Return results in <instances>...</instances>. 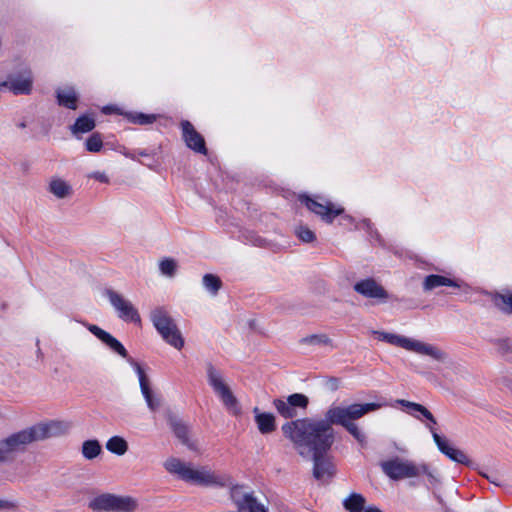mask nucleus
I'll use <instances>...</instances> for the list:
<instances>
[{"mask_svg":"<svg viewBox=\"0 0 512 512\" xmlns=\"http://www.w3.org/2000/svg\"><path fill=\"white\" fill-rule=\"evenodd\" d=\"M165 418L175 437L189 449H194L195 445L189 438V426L170 409L165 411Z\"/></svg>","mask_w":512,"mask_h":512,"instance_id":"f3484780","label":"nucleus"},{"mask_svg":"<svg viewBox=\"0 0 512 512\" xmlns=\"http://www.w3.org/2000/svg\"><path fill=\"white\" fill-rule=\"evenodd\" d=\"M353 289L365 298L385 303L389 298L388 292L374 278H366L356 282Z\"/></svg>","mask_w":512,"mask_h":512,"instance_id":"ddd939ff","label":"nucleus"},{"mask_svg":"<svg viewBox=\"0 0 512 512\" xmlns=\"http://www.w3.org/2000/svg\"><path fill=\"white\" fill-rule=\"evenodd\" d=\"M56 99L59 106L75 110L77 108L78 95L73 87L56 90Z\"/></svg>","mask_w":512,"mask_h":512,"instance_id":"4be33fe9","label":"nucleus"},{"mask_svg":"<svg viewBox=\"0 0 512 512\" xmlns=\"http://www.w3.org/2000/svg\"><path fill=\"white\" fill-rule=\"evenodd\" d=\"M364 512H382L379 508L375 506H370L364 510Z\"/></svg>","mask_w":512,"mask_h":512,"instance_id":"37998d69","label":"nucleus"},{"mask_svg":"<svg viewBox=\"0 0 512 512\" xmlns=\"http://www.w3.org/2000/svg\"><path fill=\"white\" fill-rule=\"evenodd\" d=\"M19 127H20V128H25V127H26V125H25V123H24V122H22V123H20V124H19Z\"/></svg>","mask_w":512,"mask_h":512,"instance_id":"de8ad7c7","label":"nucleus"},{"mask_svg":"<svg viewBox=\"0 0 512 512\" xmlns=\"http://www.w3.org/2000/svg\"><path fill=\"white\" fill-rule=\"evenodd\" d=\"M30 428L21 430L0 441L2 459L12 461L18 452H23L27 445L34 441Z\"/></svg>","mask_w":512,"mask_h":512,"instance_id":"6e6552de","label":"nucleus"},{"mask_svg":"<svg viewBox=\"0 0 512 512\" xmlns=\"http://www.w3.org/2000/svg\"><path fill=\"white\" fill-rule=\"evenodd\" d=\"M428 422H433V424H437V421L435 419V417L433 416L432 413H430V415H428L426 418H425Z\"/></svg>","mask_w":512,"mask_h":512,"instance_id":"c03bdc74","label":"nucleus"},{"mask_svg":"<svg viewBox=\"0 0 512 512\" xmlns=\"http://www.w3.org/2000/svg\"><path fill=\"white\" fill-rule=\"evenodd\" d=\"M342 505L348 512H364L366 498L360 493L352 492L343 499Z\"/></svg>","mask_w":512,"mask_h":512,"instance_id":"5701e85b","label":"nucleus"},{"mask_svg":"<svg viewBox=\"0 0 512 512\" xmlns=\"http://www.w3.org/2000/svg\"><path fill=\"white\" fill-rule=\"evenodd\" d=\"M296 235L305 243H311L316 239L315 233L306 226L296 228Z\"/></svg>","mask_w":512,"mask_h":512,"instance_id":"e433bc0d","label":"nucleus"},{"mask_svg":"<svg viewBox=\"0 0 512 512\" xmlns=\"http://www.w3.org/2000/svg\"><path fill=\"white\" fill-rule=\"evenodd\" d=\"M382 407L380 403H353L347 406H331L324 419L300 418L288 421L281 427L283 435L289 439L302 457L307 454L329 452L335 442L333 425L342 426L361 445L366 436L355 423L366 414Z\"/></svg>","mask_w":512,"mask_h":512,"instance_id":"f257e3e1","label":"nucleus"},{"mask_svg":"<svg viewBox=\"0 0 512 512\" xmlns=\"http://www.w3.org/2000/svg\"><path fill=\"white\" fill-rule=\"evenodd\" d=\"M34 77L30 69L25 68L8 74L0 88H6L14 95H30L33 90Z\"/></svg>","mask_w":512,"mask_h":512,"instance_id":"1a4fd4ad","label":"nucleus"},{"mask_svg":"<svg viewBox=\"0 0 512 512\" xmlns=\"http://www.w3.org/2000/svg\"><path fill=\"white\" fill-rule=\"evenodd\" d=\"M383 473L391 480H402L406 478L418 477L425 474L429 482L434 485L439 482L438 474L436 471L430 470L426 464L417 465L412 461L394 457L380 463Z\"/></svg>","mask_w":512,"mask_h":512,"instance_id":"f03ea898","label":"nucleus"},{"mask_svg":"<svg viewBox=\"0 0 512 512\" xmlns=\"http://www.w3.org/2000/svg\"><path fill=\"white\" fill-rule=\"evenodd\" d=\"M159 268L162 274L173 277L176 273L177 263L174 259L165 258L160 262Z\"/></svg>","mask_w":512,"mask_h":512,"instance_id":"c9c22d12","label":"nucleus"},{"mask_svg":"<svg viewBox=\"0 0 512 512\" xmlns=\"http://www.w3.org/2000/svg\"><path fill=\"white\" fill-rule=\"evenodd\" d=\"M150 320L163 340L177 350L184 347V338L175 320L163 307H157L150 313Z\"/></svg>","mask_w":512,"mask_h":512,"instance_id":"20e7f679","label":"nucleus"},{"mask_svg":"<svg viewBox=\"0 0 512 512\" xmlns=\"http://www.w3.org/2000/svg\"><path fill=\"white\" fill-rule=\"evenodd\" d=\"M313 477L317 480L331 478L335 474L334 464L328 452L312 454Z\"/></svg>","mask_w":512,"mask_h":512,"instance_id":"6ab92c4d","label":"nucleus"},{"mask_svg":"<svg viewBox=\"0 0 512 512\" xmlns=\"http://www.w3.org/2000/svg\"><path fill=\"white\" fill-rule=\"evenodd\" d=\"M253 412L261 434H269L276 430L275 416L272 413L260 412L258 407H255Z\"/></svg>","mask_w":512,"mask_h":512,"instance_id":"412c9836","label":"nucleus"},{"mask_svg":"<svg viewBox=\"0 0 512 512\" xmlns=\"http://www.w3.org/2000/svg\"><path fill=\"white\" fill-rule=\"evenodd\" d=\"M299 342L303 345L334 347L332 339L324 333L305 336Z\"/></svg>","mask_w":512,"mask_h":512,"instance_id":"c756f323","label":"nucleus"},{"mask_svg":"<svg viewBox=\"0 0 512 512\" xmlns=\"http://www.w3.org/2000/svg\"><path fill=\"white\" fill-rule=\"evenodd\" d=\"M273 405L277 412L286 419L297 417V409L306 410L309 405V398L302 393H294L289 395L286 400L277 398L273 401Z\"/></svg>","mask_w":512,"mask_h":512,"instance_id":"9d476101","label":"nucleus"},{"mask_svg":"<svg viewBox=\"0 0 512 512\" xmlns=\"http://www.w3.org/2000/svg\"><path fill=\"white\" fill-rule=\"evenodd\" d=\"M106 449L113 454L122 456L128 450V443L121 436H113L106 442Z\"/></svg>","mask_w":512,"mask_h":512,"instance_id":"7c9ffc66","label":"nucleus"},{"mask_svg":"<svg viewBox=\"0 0 512 512\" xmlns=\"http://www.w3.org/2000/svg\"><path fill=\"white\" fill-rule=\"evenodd\" d=\"M428 427L432 433L433 440L441 453L456 463L463 464L468 467L473 465V461L470 460L462 450L450 446L447 439L441 437L431 426Z\"/></svg>","mask_w":512,"mask_h":512,"instance_id":"2eb2a0df","label":"nucleus"},{"mask_svg":"<svg viewBox=\"0 0 512 512\" xmlns=\"http://www.w3.org/2000/svg\"><path fill=\"white\" fill-rule=\"evenodd\" d=\"M203 285L211 294L216 295L222 287V281L214 274H205L203 276Z\"/></svg>","mask_w":512,"mask_h":512,"instance_id":"2f4dec72","label":"nucleus"},{"mask_svg":"<svg viewBox=\"0 0 512 512\" xmlns=\"http://www.w3.org/2000/svg\"><path fill=\"white\" fill-rule=\"evenodd\" d=\"M96 126L95 119L89 115H82L78 117L75 123L70 127L73 135L80 133H88L92 131Z\"/></svg>","mask_w":512,"mask_h":512,"instance_id":"a878e982","label":"nucleus"},{"mask_svg":"<svg viewBox=\"0 0 512 512\" xmlns=\"http://www.w3.org/2000/svg\"><path fill=\"white\" fill-rule=\"evenodd\" d=\"M140 156H147L148 154L145 151H139L138 153Z\"/></svg>","mask_w":512,"mask_h":512,"instance_id":"49530a36","label":"nucleus"},{"mask_svg":"<svg viewBox=\"0 0 512 512\" xmlns=\"http://www.w3.org/2000/svg\"><path fill=\"white\" fill-rule=\"evenodd\" d=\"M49 191L57 198H66L71 195L72 189L62 179L55 178L49 184Z\"/></svg>","mask_w":512,"mask_h":512,"instance_id":"c85d7f7f","label":"nucleus"},{"mask_svg":"<svg viewBox=\"0 0 512 512\" xmlns=\"http://www.w3.org/2000/svg\"><path fill=\"white\" fill-rule=\"evenodd\" d=\"M164 468L171 474L178 475L182 480H184L185 475L188 471L189 466L183 463L180 459L175 457H170L164 462Z\"/></svg>","mask_w":512,"mask_h":512,"instance_id":"bb28decb","label":"nucleus"},{"mask_svg":"<svg viewBox=\"0 0 512 512\" xmlns=\"http://www.w3.org/2000/svg\"><path fill=\"white\" fill-rule=\"evenodd\" d=\"M129 363L134 367L138 375L141 393L147 403L148 408L152 412H155L161 406V396L154 394L152 391L149 379L141 365L134 359H129Z\"/></svg>","mask_w":512,"mask_h":512,"instance_id":"4468645a","label":"nucleus"},{"mask_svg":"<svg viewBox=\"0 0 512 512\" xmlns=\"http://www.w3.org/2000/svg\"><path fill=\"white\" fill-rule=\"evenodd\" d=\"M90 178H94L95 180L102 182V183H108L109 178L104 172H93L89 175Z\"/></svg>","mask_w":512,"mask_h":512,"instance_id":"ea45409f","label":"nucleus"},{"mask_svg":"<svg viewBox=\"0 0 512 512\" xmlns=\"http://www.w3.org/2000/svg\"><path fill=\"white\" fill-rule=\"evenodd\" d=\"M440 286L459 287L454 280L442 275L431 274L425 277L423 282V289L425 291H431Z\"/></svg>","mask_w":512,"mask_h":512,"instance_id":"b1692460","label":"nucleus"},{"mask_svg":"<svg viewBox=\"0 0 512 512\" xmlns=\"http://www.w3.org/2000/svg\"><path fill=\"white\" fill-rule=\"evenodd\" d=\"M481 475H482L483 477H485L489 482H491V483H493V484H495V485H497V486H499V485H500V484L496 481V478H494V477H492V476H490V475H488V474H486V473H481Z\"/></svg>","mask_w":512,"mask_h":512,"instance_id":"a19ab883","label":"nucleus"},{"mask_svg":"<svg viewBox=\"0 0 512 512\" xmlns=\"http://www.w3.org/2000/svg\"><path fill=\"white\" fill-rule=\"evenodd\" d=\"M182 138L186 143L187 147L193 151L206 155L207 148L203 136L196 131L194 126L188 120L181 122Z\"/></svg>","mask_w":512,"mask_h":512,"instance_id":"a211bd4d","label":"nucleus"},{"mask_svg":"<svg viewBox=\"0 0 512 512\" xmlns=\"http://www.w3.org/2000/svg\"><path fill=\"white\" fill-rule=\"evenodd\" d=\"M86 150L89 152H99L103 147V140L101 134L98 132L93 133L85 143Z\"/></svg>","mask_w":512,"mask_h":512,"instance_id":"72a5a7b5","label":"nucleus"},{"mask_svg":"<svg viewBox=\"0 0 512 512\" xmlns=\"http://www.w3.org/2000/svg\"><path fill=\"white\" fill-rule=\"evenodd\" d=\"M299 201L304 204L311 212L317 214L321 219L328 224H331L335 217L344 213V208H335L331 202L322 204L307 195H300Z\"/></svg>","mask_w":512,"mask_h":512,"instance_id":"f8f14e48","label":"nucleus"},{"mask_svg":"<svg viewBox=\"0 0 512 512\" xmlns=\"http://www.w3.org/2000/svg\"><path fill=\"white\" fill-rule=\"evenodd\" d=\"M105 295L109 299L111 305L117 311L119 318L123 319L124 321L135 323L140 322L141 319L137 309L120 293L112 289H106Z\"/></svg>","mask_w":512,"mask_h":512,"instance_id":"9b49d317","label":"nucleus"},{"mask_svg":"<svg viewBox=\"0 0 512 512\" xmlns=\"http://www.w3.org/2000/svg\"><path fill=\"white\" fill-rule=\"evenodd\" d=\"M88 506L93 512H132L137 502L130 496L103 493L93 498Z\"/></svg>","mask_w":512,"mask_h":512,"instance_id":"39448f33","label":"nucleus"},{"mask_svg":"<svg viewBox=\"0 0 512 512\" xmlns=\"http://www.w3.org/2000/svg\"><path fill=\"white\" fill-rule=\"evenodd\" d=\"M29 428L33 434L34 441H39L65 434L69 429V425L63 421H50L39 423Z\"/></svg>","mask_w":512,"mask_h":512,"instance_id":"dca6fc26","label":"nucleus"},{"mask_svg":"<svg viewBox=\"0 0 512 512\" xmlns=\"http://www.w3.org/2000/svg\"><path fill=\"white\" fill-rule=\"evenodd\" d=\"M397 403L408 408L411 411L418 412L421 414L422 417L426 418L428 415H430V411L423 405L415 402H411L404 399H398Z\"/></svg>","mask_w":512,"mask_h":512,"instance_id":"f704fd0d","label":"nucleus"},{"mask_svg":"<svg viewBox=\"0 0 512 512\" xmlns=\"http://www.w3.org/2000/svg\"><path fill=\"white\" fill-rule=\"evenodd\" d=\"M372 333L381 341H385L391 345L401 347L420 355L428 356L435 361L444 362L447 358V354L435 345L383 331H372Z\"/></svg>","mask_w":512,"mask_h":512,"instance_id":"7ed1b4c3","label":"nucleus"},{"mask_svg":"<svg viewBox=\"0 0 512 512\" xmlns=\"http://www.w3.org/2000/svg\"><path fill=\"white\" fill-rule=\"evenodd\" d=\"M493 344L501 355H506L511 351L508 339H496L493 341Z\"/></svg>","mask_w":512,"mask_h":512,"instance_id":"4c0bfd02","label":"nucleus"},{"mask_svg":"<svg viewBox=\"0 0 512 512\" xmlns=\"http://www.w3.org/2000/svg\"><path fill=\"white\" fill-rule=\"evenodd\" d=\"M495 307L504 314H512V293L495 292L491 294Z\"/></svg>","mask_w":512,"mask_h":512,"instance_id":"393cba45","label":"nucleus"},{"mask_svg":"<svg viewBox=\"0 0 512 512\" xmlns=\"http://www.w3.org/2000/svg\"><path fill=\"white\" fill-rule=\"evenodd\" d=\"M207 379L214 392L220 397L225 407L234 413L239 412L238 400L224 383L220 371H218L211 363L206 366Z\"/></svg>","mask_w":512,"mask_h":512,"instance_id":"423d86ee","label":"nucleus"},{"mask_svg":"<svg viewBox=\"0 0 512 512\" xmlns=\"http://www.w3.org/2000/svg\"><path fill=\"white\" fill-rule=\"evenodd\" d=\"M184 481L192 482L203 487H226L231 484L230 476L216 474L204 466L199 469L189 467Z\"/></svg>","mask_w":512,"mask_h":512,"instance_id":"0eeeda50","label":"nucleus"},{"mask_svg":"<svg viewBox=\"0 0 512 512\" xmlns=\"http://www.w3.org/2000/svg\"><path fill=\"white\" fill-rule=\"evenodd\" d=\"M434 425H435V424H433V422H428V423L426 424V427L429 429V427H428V426H431V427L433 428V430L435 431Z\"/></svg>","mask_w":512,"mask_h":512,"instance_id":"a18cd8bd","label":"nucleus"},{"mask_svg":"<svg viewBox=\"0 0 512 512\" xmlns=\"http://www.w3.org/2000/svg\"><path fill=\"white\" fill-rule=\"evenodd\" d=\"M17 507L14 501L0 499V510H15Z\"/></svg>","mask_w":512,"mask_h":512,"instance_id":"58836bf2","label":"nucleus"},{"mask_svg":"<svg viewBox=\"0 0 512 512\" xmlns=\"http://www.w3.org/2000/svg\"><path fill=\"white\" fill-rule=\"evenodd\" d=\"M81 452L86 460H93L102 452V446L96 439L86 440L82 443Z\"/></svg>","mask_w":512,"mask_h":512,"instance_id":"cd10ccee","label":"nucleus"},{"mask_svg":"<svg viewBox=\"0 0 512 512\" xmlns=\"http://www.w3.org/2000/svg\"><path fill=\"white\" fill-rule=\"evenodd\" d=\"M127 119L134 124L139 125H148L152 124L156 121V115L154 114H144V113H127Z\"/></svg>","mask_w":512,"mask_h":512,"instance_id":"473e14b6","label":"nucleus"},{"mask_svg":"<svg viewBox=\"0 0 512 512\" xmlns=\"http://www.w3.org/2000/svg\"><path fill=\"white\" fill-rule=\"evenodd\" d=\"M86 327L93 335H95L99 340H101L105 345H107L121 357L126 358L128 361L129 359H132L128 356V352L125 347L110 333L94 324H86Z\"/></svg>","mask_w":512,"mask_h":512,"instance_id":"aec40b11","label":"nucleus"},{"mask_svg":"<svg viewBox=\"0 0 512 512\" xmlns=\"http://www.w3.org/2000/svg\"><path fill=\"white\" fill-rule=\"evenodd\" d=\"M330 383H331V388L333 390L337 389L338 388V379L336 378H331L330 379Z\"/></svg>","mask_w":512,"mask_h":512,"instance_id":"79ce46f5","label":"nucleus"}]
</instances>
